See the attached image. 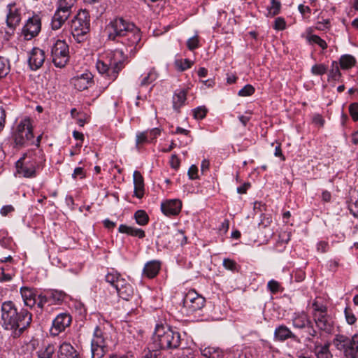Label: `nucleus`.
<instances>
[{"mask_svg":"<svg viewBox=\"0 0 358 358\" xmlns=\"http://www.w3.org/2000/svg\"><path fill=\"white\" fill-rule=\"evenodd\" d=\"M108 39L120 43L131 53L136 49L141 41L140 29L132 22L123 17H115L106 26Z\"/></svg>","mask_w":358,"mask_h":358,"instance_id":"f257e3e1","label":"nucleus"},{"mask_svg":"<svg viewBox=\"0 0 358 358\" xmlns=\"http://www.w3.org/2000/svg\"><path fill=\"white\" fill-rule=\"evenodd\" d=\"M1 320L3 329L10 331L13 338H18L30 326L32 315L24 308L17 311L14 303L7 301L1 304Z\"/></svg>","mask_w":358,"mask_h":358,"instance_id":"f03ea898","label":"nucleus"},{"mask_svg":"<svg viewBox=\"0 0 358 358\" xmlns=\"http://www.w3.org/2000/svg\"><path fill=\"white\" fill-rule=\"evenodd\" d=\"M124 55L123 50L116 49L108 52L104 60L97 61L96 66L98 71L106 75L110 80H115L119 72L124 68Z\"/></svg>","mask_w":358,"mask_h":358,"instance_id":"7ed1b4c3","label":"nucleus"},{"mask_svg":"<svg viewBox=\"0 0 358 358\" xmlns=\"http://www.w3.org/2000/svg\"><path fill=\"white\" fill-rule=\"evenodd\" d=\"M90 14L86 10H80L71 20V34L78 43H82L86 39L90 31Z\"/></svg>","mask_w":358,"mask_h":358,"instance_id":"20e7f679","label":"nucleus"},{"mask_svg":"<svg viewBox=\"0 0 358 358\" xmlns=\"http://www.w3.org/2000/svg\"><path fill=\"white\" fill-rule=\"evenodd\" d=\"M332 343L338 350L343 352L344 358H358V334L351 337L336 334Z\"/></svg>","mask_w":358,"mask_h":358,"instance_id":"39448f33","label":"nucleus"},{"mask_svg":"<svg viewBox=\"0 0 358 358\" xmlns=\"http://www.w3.org/2000/svg\"><path fill=\"white\" fill-rule=\"evenodd\" d=\"M13 138L17 147H24L34 143L33 129L29 117H24L19 122L13 134Z\"/></svg>","mask_w":358,"mask_h":358,"instance_id":"423d86ee","label":"nucleus"},{"mask_svg":"<svg viewBox=\"0 0 358 358\" xmlns=\"http://www.w3.org/2000/svg\"><path fill=\"white\" fill-rule=\"evenodd\" d=\"M108 334L96 327L91 341L92 358L103 357L108 351Z\"/></svg>","mask_w":358,"mask_h":358,"instance_id":"0eeeda50","label":"nucleus"},{"mask_svg":"<svg viewBox=\"0 0 358 358\" xmlns=\"http://www.w3.org/2000/svg\"><path fill=\"white\" fill-rule=\"evenodd\" d=\"M69 45L64 41L57 40L52 46L51 57L55 66L62 68L69 58Z\"/></svg>","mask_w":358,"mask_h":358,"instance_id":"6e6552de","label":"nucleus"},{"mask_svg":"<svg viewBox=\"0 0 358 358\" xmlns=\"http://www.w3.org/2000/svg\"><path fill=\"white\" fill-rule=\"evenodd\" d=\"M170 327L164 324H157L152 336V348L156 350H166L168 332Z\"/></svg>","mask_w":358,"mask_h":358,"instance_id":"1a4fd4ad","label":"nucleus"},{"mask_svg":"<svg viewBox=\"0 0 358 358\" xmlns=\"http://www.w3.org/2000/svg\"><path fill=\"white\" fill-rule=\"evenodd\" d=\"M205 299L194 290H189L183 299V306L189 313L201 310L205 305Z\"/></svg>","mask_w":358,"mask_h":358,"instance_id":"9d476101","label":"nucleus"},{"mask_svg":"<svg viewBox=\"0 0 358 358\" xmlns=\"http://www.w3.org/2000/svg\"><path fill=\"white\" fill-rule=\"evenodd\" d=\"M41 29V20L38 15L29 17L22 28V35L26 40H31L36 36Z\"/></svg>","mask_w":358,"mask_h":358,"instance_id":"9b49d317","label":"nucleus"},{"mask_svg":"<svg viewBox=\"0 0 358 358\" xmlns=\"http://www.w3.org/2000/svg\"><path fill=\"white\" fill-rule=\"evenodd\" d=\"M313 318L316 327L320 331V336H322V333L331 334L334 332V322L332 317L329 315L327 313L323 315L317 313V315H315V317Z\"/></svg>","mask_w":358,"mask_h":358,"instance_id":"f8f14e48","label":"nucleus"},{"mask_svg":"<svg viewBox=\"0 0 358 358\" xmlns=\"http://www.w3.org/2000/svg\"><path fill=\"white\" fill-rule=\"evenodd\" d=\"M38 164L25 159L24 157H22L16 162L17 171L20 175L25 178H34L36 176V169L39 167Z\"/></svg>","mask_w":358,"mask_h":358,"instance_id":"ddd939ff","label":"nucleus"},{"mask_svg":"<svg viewBox=\"0 0 358 358\" xmlns=\"http://www.w3.org/2000/svg\"><path fill=\"white\" fill-rule=\"evenodd\" d=\"M71 317L67 313L59 314L52 321V326L50 329V333L53 336H57L59 333L64 331L65 329L71 324Z\"/></svg>","mask_w":358,"mask_h":358,"instance_id":"4468645a","label":"nucleus"},{"mask_svg":"<svg viewBox=\"0 0 358 358\" xmlns=\"http://www.w3.org/2000/svg\"><path fill=\"white\" fill-rule=\"evenodd\" d=\"M6 25L13 31L20 24L21 21L20 10L16 7L15 3H9L7 6Z\"/></svg>","mask_w":358,"mask_h":358,"instance_id":"2eb2a0df","label":"nucleus"},{"mask_svg":"<svg viewBox=\"0 0 358 358\" xmlns=\"http://www.w3.org/2000/svg\"><path fill=\"white\" fill-rule=\"evenodd\" d=\"M45 59V52L38 48H34L29 52L28 59V63L30 69L32 71L38 70L43 66Z\"/></svg>","mask_w":358,"mask_h":358,"instance_id":"dca6fc26","label":"nucleus"},{"mask_svg":"<svg viewBox=\"0 0 358 358\" xmlns=\"http://www.w3.org/2000/svg\"><path fill=\"white\" fill-rule=\"evenodd\" d=\"M115 291L118 296L125 301H129L134 293L133 286L124 278L119 280Z\"/></svg>","mask_w":358,"mask_h":358,"instance_id":"f3484780","label":"nucleus"},{"mask_svg":"<svg viewBox=\"0 0 358 358\" xmlns=\"http://www.w3.org/2000/svg\"><path fill=\"white\" fill-rule=\"evenodd\" d=\"M93 83V76L89 72L86 71L80 75L74 77L72 79V83L75 88L79 91H83L88 89Z\"/></svg>","mask_w":358,"mask_h":358,"instance_id":"a211bd4d","label":"nucleus"},{"mask_svg":"<svg viewBox=\"0 0 358 358\" xmlns=\"http://www.w3.org/2000/svg\"><path fill=\"white\" fill-rule=\"evenodd\" d=\"M182 208V202L179 199H171L162 202L161 204V210L166 216L178 215Z\"/></svg>","mask_w":358,"mask_h":358,"instance_id":"6ab92c4d","label":"nucleus"},{"mask_svg":"<svg viewBox=\"0 0 358 358\" xmlns=\"http://www.w3.org/2000/svg\"><path fill=\"white\" fill-rule=\"evenodd\" d=\"M274 338L278 341H285L289 338L293 339L298 343L299 338L285 325H280L275 328L274 331Z\"/></svg>","mask_w":358,"mask_h":358,"instance_id":"aec40b11","label":"nucleus"},{"mask_svg":"<svg viewBox=\"0 0 358 358\" xmlns=\"http://www.w3.org/2000/svg\"><path fill=\"white\" fill-rule=\"evenodd\" d=\"M20 294L25 306L32 308L36 303V292L33 288L22 287Z\"/></svg>","mask_w":358,"mask_h":358,"instance_id":"412c9836","label":"nucleus"},{"mask_svg":"<svg viewBox=\"0 0 358 358\" xmlns=\"http://www.w3.org/2000/svg\"><path fill=\"white\" fill-rule=\"evenodd\" d=\"M182 342L180 333L170 327L168 332L166 350H175L180 348Z\"/></svg>","mask_w":358,"mask_h":358,"instance_id":"4be33fe9","label":"nucleus"},{"mask_svg":"<svg viewBox=\"0 0 358 358\" xmlns=\"http://www.w3.org/2000/svg\"><path fill=\"white\" fill-rule=\"evenodd\" d=\"M57 356V358H80L75 348L68 343L60 345Z\"/></svg>","mask_w":358,"mask_h":358,"instance_id":"5701e85b","label":"nucleus"},{"mask_svg":"<svg viewBox=\"0 0 358 358\" xmlns=\"http://www.w3.org/2000/svg\"><path fill=\"white\" fill-rule=\"evenodd\" d=\"M329 346V342H326L322 345L320 342L315 341L313 347V352L315 354L317 358H332Z\"/></svg>","mask_w":358,"mask_h":358,"instance_id":"b1692460","label":"nucleus"},{"mask_svg":"<svg viewBox=\"0 0 358 358\" xmlns=\"http://www.w3.org/2000/svg\"><path fill=\"white\" fill-rule=\"evenodd\" d=\"M22 157H24L25 159L38 164V166H42L45 160L43 150L37 147L34 150L28 151Z\"/></svg>","mask_w":358,"mask_h":358,"instance_id":"393cba45","label":"nucleus"},{"mask_svg":"<svg viewBox=\"0 0 358 358\" xmlns=\"http://www.w3.org/2000/svg\"><path fill=\"white\" fill-rule=\"evenodd\" d=\"M133 180L134 185V196L138 199H141L144 195V180L141 173L135 171L133 174Z\"/></svg>","mask_w":358,"mask_h":358,"instance_id":"a878e982","label":"nucleus"},{"mask_svg":"<svg viewBox=\"0 0 358 358\" xmlns=\"http://www.w3.org/2000/svg\"><path fill=\"white\" fill-rule=\"evenodd\" d=\"M292 320L293 326L300 329H306L311 322L308 315L304 312L294 313Z\"/></svg>","mask_w":358,"mask_h":358,"instance_id":"bb28decb","label":"nucleus"},{"mask_svg":"<svg viewBox=\"0 0 358 358\" xmlns=\"http://www.w3.org/2000/svg\"><path fill=\"white\" fill-rule=\"evenodd\" d=\"M187 99V90L185 89L176 90L173 96V108L179 111L180 108L185 105Z\"/></svg>","mask_w":358,"mask_h":358,"instance_id":"cd10ccee","label":"nucleus"},{"mask_svg":"<svg viewBox=\"0 0 358 358\" xmlns=\"http://www.w3.org/2000/svg\"><path fill=\"white\" fill-rule=\"evenodd\" d=\"M161 264L159 261L152 260L145 264L143 274L149 278H153L159 273Z\"/></svg>","mask_w":358,"mask_h":358,"instance_id":"c85d7f7f","label":"nucleus"},{"mask_svg":"<svg viewBox=\"0 0 358 358\" xmlns=\"http://www.w3.org/2000/svg\"><path fill=\"white\" fill-rule=\"evenodd\" d=\"M76 3V0H58L56 10L71 16L75 10Z\"/></svg>","mask_w":358,"mask_h":358,"instance_id":"c756f323","label":"nucleus"},{"mask_svg":"<svg viewBox=\"0 0 358 358\" xmlns=\"http://www.w3.org/2000/svg\"><path fill=\"white\" fill-rule=\"evenodd\" d=\"M118 231L120 233L127 234L139 238H143L145 236V231L143 229L129 227L126 224H120Z\"/></svg>","mask_w":358,"mask_h":358,"instance_id":"7c9ffc66","label":"nucleus"},{"mask_svg":"<svg viewBox=\"0 0 358 358\" xmlns=\"http://www.w3.org/2000/svg\"><path fill=\"white\" fill-rule=\"evenodd\" d=\"M69 17V15L56 10L52 18V29L54 30L60 29Z\"/></svg>","mask_w":358,"mask_h":358,"instance_id":"2f4dec72","label":"nucleus"},{"mask_svg":"<svg viewBox=\"0 0 358 358\" xmlns=\"http://www.w3.org/2000/svg\"><path fill=\"white\" fill-rule=\"evenodd\" d=\"M201 355L206 358H222V350L218 347L208 346L201 350Z\"/></svg>","mask_w":358,"mask_h":358,"instance_id":"473e14b6","label":"nucleus"},{"mask_svg":"<svg viewBox=\"0 0 358 358\" xmlns=\"http://www.w3.org/2000/svg\"><path fill=\"white\" fill-rule=\"evenodd\" d=\"M56 350L55 346L52 343L43 345L38 351V358H51Z\"/></svg>","mask_w":358,"mask_h":358,"instance_id":"72a5a7b5","label":"nucleus"},{"mask_svg":"<svg viewBox=\"0 0 358 358\" xmlns=\"http://www.w3.org/2000/svg\"><path fill=\"white\" fill-rule=\"evenodd\" d=\"M355 58L350 55H344L340 59V66L343 69H349L355 66Z\"/></svg>","mask_w":358,"mask_h":358,"instance_id":"f704fd0d","label":"nucleus"},{"mask_svg":"<svg viewBox=\"0 0 358 358\" xmlns=\"http://www.w3.org/2000/svg\"><path fill=\"white\" fill-rule=\"evenodd\" d=\"M193 65V62L188 59H178L174 62V66L177 71H184Z\"/></svg>","mask_w":358,"mask_h":358,"instance_id":"c9c22d12","label":"nucleus"},{"mask_svg":"<svg viewBox=\"0 0 358 358\" xmlns=\"http://www.w3.org/2000/svg\"><path fill=\"white\" fill-rule=\"evenodd\" d=\"M348 209L354 217H358V194L351 196L348 202Z\"/></svg>","mask_w":358,"mask_h":358,"instance_id":"e433bc0d","label":"nucleus"},{"mask_svg":"<svg viewBox=\"0 0 358 358\" xmlns=\"http://www.w3.org/2000/svg\"><path fill=\"white\" fill-rule=\"evenodd\" d=\"M135 220L138 224L144 226L148 224L149 217L143 210H138L134 214Z\"/></svg>","mask_w":358,"mask_h":358,"instance_id":"4c0bfd02","label":"nucleus"},{"mask_svg":"<svg viewBox=\"0 0 358 358\" xmlns=\"http://www.w3.org/2000/svg\"><path fill=\"white\" fill-rule=\"evenodd\" d=\"M271 5L268 8L267 16L274 17L280 13L281 3L278 0H271Z\"/></svg>","mask_w":358,"mask_h":358,"instance_id":"58836bf2","label":"nucleus"},{"mask_svg":"<svg viewBox=\"0 0 358 358\" xmlns=\"http://www.w3.org/2000/svg\"><path fill=\"white\" fill-rule=\"evenodd\" d=\"M106 281L110 284L115 289L116 287V285H117V282H119V280L123 279V278L121 277L120 274L112 271L108 273L105 277Z\"/></svg>","mask_w":358,"mask_h":358,"instance_id":"ea45409f","label":"nucleus"},{"mask_svg":"<svg viewBox=\"0 0 358 358\" xmlns=\"http://www.w3.org/2000/svg\"><path fill=\"white\" fill-rule=\"evenodd\" d=\"M9 71V61L3 57H0V79L6 76Z\"/></svg>","mask_w":358,"mask_h":358,"instance_id":"a19ab883","label":"nucleus"},{"mask_svg":"<svg viewBox=\"0 0 358 358\" xmlns=\"http://www.w3.org/2000/svg\"><path fill=\"white\" fill-rule=\"evenodd\" d=\"M157 78V74L154 70H150L146 76L142 78L140 83L141 87H145L153 83Z\"/></svg>","mask_w":358,"mask_h":358,"instance_id":"79ce46f5","label":"nucleus"},{"mask_svg":"<svg viewBox=\"0 0 358 358\" xmlns=\"http://www.w3.org/2000/svg\"><path fill=\"white\" fill-rule=\"evenodd\" d=\"M341 77V73L338 65V63L335 61L332 62L331 69L329 73V78L333 80H338Z\"/></svg>","mask_w":358,"mask_h":358,"instance_id":"37998d69","label":"nucleus"},{"mask_svg":"<svg viewBox=\"0 0 358 358\" xmlns=\"http://www.w3.org/2000/svg\"><path fill=\"white\" fill-rule=\"evenodd\" d=\"M308 40L311 43L318 45L322 50H325L327 48L326 41L317 35H310L308 37Z\"/></svg>","mask_w":358,"mask_h":358,"instance_id":"c03bdc74","label":"nucleus"},{"mask_svg":"<svg viewBox=\"0 0 358 358\" xmlns=\"http://www.w3.org/2000/svg\"><path fill=\"white\" fill-rule=\"evenodd\" d=\"M148 139V131H143V132H138L136 134V146L138 149L140 148V145L141 144H143L145 143L149 142Z\"/></svg>","mask_w":358,"mask_h":358,"instance_id":"a18cd8bd","label":"nucleus"},{"mask_svg":"<svg viewBox=\"0 0 358 358\" xmlns=\"http://www.w3.org/2000/svg\"><path fill=\"white\" fill-rule=\"evenodd\" d=\"M312 308L313 309V317H315V315H317V313L323 315L327 313V308L326 306L320 304L317 301H314L313 303Z\"/></svg>","mask_w":358,"mask_h":358,"instance_id":"49530a36","label":"nucleus"},{"mask_svg":"<svg viewBox=\"0 0 358 358\" xmlns=\"http://www.w3.org/2000/svg\"><path fill=\"white\" fill-rule=\"evenodd\" d=\"M327 71V67L323 64H315L311 68V73L315 76H322L326 73Z\"/></svg>","mask_w":358,"mask_h":358,"instance_id":"de8ad7c7","label":"nucleus"},{"mask_svg":"<svg viewBox=\"0 0 358 358\" xmlns=\"http://www.w3.org/2000/svg\"><path fill=\"white\" fill-rule=\"evenodd\" d=\"M307 329V333L309 335V337L307 338V341L309 342H312L315 344L314 338L320 334L317 331V330L314 328L313 322H311L310 324L306 328Z\"/></svg>","mask_w":358,"mask_h":358,"instance_id":"09e8293b","label":"nucleus"},{"mask_svg":"<svg viewBox=\"0 0 358 358\" xmlns=\"http://www.w3.org/2000/svg\"><path fill=\"white\" fill-rule=\"evenodd\" d=\"M66 294L62 291L52 290L50 292V299H52L54 301L59 303L64 301Z\"/></svg>","mask_w":358,"mask_h":358,"instance_id":"8fccbe9b","label":"nucleus"},{"mask_svg":"<svg viewBox=\"0 0 358 358\" xmlns=\"http://www.w3.org/2000/svg\"><path fill=\"white\" fill-rule=\"evenodd\" d=\"M255 88L251 85H246L241 90H239L238 94L241 96H247L253 94Z\"/></svg>","mask_w":358,"mask_h":358,"instance_id":"3c124183","label":"nucleus"},{"mask_svg":"<svg viewBox=\"0 0 358 358\" xmlns=\"http://www.w3.org/2000/svg\"><path fill=\"white\" fill-rule=\"evenodd\" d=\"M267 287L272 294H275L278 292L281 288L280 283L275 280H271L270 281H268L267 284Z\"/></svg>","mask_w":358,"mask_h":358,"instance_id":"603ef678","label":"nucleus"},{"mask_svg":"<svg viewBox=\"0 0 358 358\" xmlns=\"http://www.w3.org/2000/svg\"><path fill=\"white\" fill-rule=\"evenodd\" d=\"M344 312L347 322L349 324H353L356 322L357 318L354 315L352 310L350 308L347 307L345 308Z\"/></svg>","mask_w":358,"mask_h":358,"instance_id":"864d4df0","label":"nucleus"},{"mask_svg":"<svg viewBox=\"0 0 358 358\" xmlns=\"http://www.w3.org/2000/svg\"><path fill=\"white\" fill-rule=\"evenodd\" d=\"M223 266L228 270L235 271L237 270V264L231 259H224L223 260Z\"/></svg>","mask_w":358,"mask_h":358,"instance_id":"5fc2aeb1","label":"nucleus"},{"mask_svg":"<svg viewBox=\"0 0 358 358\" xmlns=\"http://www.w3.org/2000/svg\"><path fill=\"white\" fill-rule=\"evenodd\" d=\"M350 114L354 121H358V103H351L349 106Z\"/></svg>","mask_w":358,"mask_h":358,"instance_id":"6e6d98bb","label":"nucleus"},{"mask_svg":"<svg viewBox=\"0 0 358 358\" xmlns=\"http://www.w3.org/2000/svg\"><path fill=\"white\" fill-rule=\"evenodd\" d=\"M273 28L276 30H284L286 28V22L284 18L277 17L275 20Z\"/></svg>","mask_w":358,"mask_h":358,"instance_id":"4d7b16f0","label":"nucleus"},{"mask_svg":"<svg viewBox=\"0 0 358 358\" xmlns=\"http://www.w3.org/2000/svg\"><path fill=\"white\" fill-rule=\"evenodd\" d=\"M187 46L189 50H193L199 47V39L197 36H194L188 39Z\"/></svg>","mask_w":358,"mask_h":358,"instance_id":"13d9d810","label":"nucleus"},{"mask_svg":"<svg viewBox=\"0 0 358 358\" xmlns=\"http://www.w3.org/2000/svg\"><path fill=\"white\" fill-rule=\"evenodd\" d=\"M207 110L205 107H198L194 110V117L196 119H203L206 115Z\"/></svg>","mask_w":358,"mask_h":358,"instance_id":"bf43d9fd","label":"nucleus"},{"mask_svg":"<svg viewBox=\"0 0 358 358\" xmlns=\"http://www.w3.org/2000/svg\"><path fill=\"white\" fill-rule=\"evenodd\" d=\"M174 238L176 240L180 243L181 245H183L187 243V237L185 236L184 233L181 230H178L174 235Z\"/></svg>","mask_w":358,"mask_h":358,"instance_id":"052dcab7","label":"nucleus"},{"mask_svg":"<svg viewBox=\"0 0 358 358\" xmlns=\"http://www.w3.org/2000/svg\"><path fill=\"white\" fill-rule=\"evenodd\" d=\"M50 297L46 295L39 294L36 300L37 306L41 310L43 308L45 304L48 302Z\"/></svg>","mask_w":358,"mask_h":358,"instance_id":"680f3d73","label":"nucleus"},{"mask_svg":"<svg viewBox=\"0 0 358 358\" xmlns=\"http://www.w3.org/2000/svg\"><path fill=\"white\" fill-rule=\"evenodd\" d=\"M147 131L148 132V139L150 138L149 141L150 142L156 139L161 134V130L158 128H154Z\"/></svg>","mask_w":358,"mask_h":358,"instance_id":"e2e57ef3","label":"nucleus"},{"mask_svg":"<svg viewBox=\"0 0 358 358\" xmlns=\"http://www.w3.org/2000/svg\"><path fill=\"white\" fill-rule=\"evenodd\" d=\"M188 176L191 180H194L198 178V169L196 166L192 165L187 172Z\"/></svg>","mask_w":358,"mask_h":358,"instance_id":"0e129e2a","label":"nucleus"},{"mask_svg":"<svg viewBox=\"0 0 358 358\" xmlns=\"http://www.w3.org/2000/svg\"><path fill=\"white\" fill-rule=\"evenodd\" d=\"M85 174L84 170L82 167H77L74 169L73 173L72 174V177L73 178H77L79 177L80 178H85Z\"/></svg>","mask_w":358,"mask_h":358,"instance_id":"69168bd1","label":"nucleus"},{"mask_svg":"<svg viewBox=\"0 0 358 358\" xmlns=\"http://www.w3.org/2000/svg\"><path fill=\"white\" fill-rule=\"evenodd\" d=\"M171 166L173 169H177L180 166V159L176 155H173L171 158Z\"/></svg>","mask_w":358,"mask_h":358,"instance_id":"338daca9","label":"nucleus"},{"mask_svg":"<svg viewBox=\"0 0 358 358\" xmlns=\"http://www.w3.org/2000/svg\"><path fill=\"white\" fill-rule=\"evenodd\" d=\"M158 350H156L155 348H153L152 350H148L145 352L143 358H157L159 355Z\"/></svg>","mask_w":358,"mask_h":358,"instance_id":"774afa93","label":"nucleus"}]
</instances>
